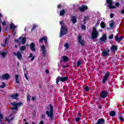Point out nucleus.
<instances>
[{"label":"nucleus","mask_w":124,"mask_h":124,"mask_svg":"<svg viewBox=\"0 0 124 124\" xmlns=\"http://www.w3.org/2000/svg\"><path fill=\"white\" fill-rule=\"evenodd\" d=\"M53 106L52 105H49L47 107V111H46V114L48 117H49L50 120H53V116H54V112L53 111Z\"/></svg>","instance_id":"nucleus-1"},{"label":"nucleus","mask_w":124,"mask_h":124,"mask_svg":"<svg viewBox=\"0 0 124 124\" xmlns=\"http://www.w3.org/2000/svg\"><path fill=\"white\" fill-rule=\"evenodd\" d=\"M60 25L62 26V28L61 29L60 33V37H62V35L63 34H65V33H67V28L66 26L63 24V21H60Z\"/></svg>","instance_id":"nucleus-2"},{"label":"nucleus","mask_w":124,"mask_h":124,"mask_svg":"<svg viewBox=\"0 0 124 124\" xmlns=\"http://www.w3.org/2000/svg\"><path fill=\"white\" fill-rule=\"evenodd\" d=\"M22 104H23V103L22 102H19L18 103L15 102L14 103H12L13 107L11 108V110H13L14 112L16 113V112L18 111V107H20Z\"/></svg>","instance_id":"nucleus-3"},{"label":"nucleus","mask_w":124,"mask_h":124,"mask_svg":"<svg viewBox=\"0 0 124 124\" xmlns=\"http://www.w3.org/2000/svg\"><path fill=\"white\" fill-rule=\"evenodd\" d=\"M98 35H99V33H98V31L96 30V28L95 27H94L92 32V38H93V39H94L96 38V37H97Z\"/></svg>","instance_id":"nucleus-4"},{"label":"nucleus","mask_w":124,"mask_h":124,"mask_svg":"<svg viewBox=\"0 0 124 124\" xmlns=\"http://www.w3.org/2000/svg\"><path fill=\"white\" fill-rule=\"evenodd\" d=\"M15 42L18 43V44H20V43L25 44V43H26V37H20L18 39L15 40Z\"/></svg>","instance_id":"nucleus-5"},{"label":"nucleus","mask_w":124,"mask_h":124,"mask_svg":"<svg viewBox=\"0 0 124 124\" xmlns=\"http://www.w3.org/2000/svg\"><path fill=\"white\" fill-rule=\"evenodd\" d=\"M68 78L66 77H58V78L56 79V84H59V82L61 81V82H64L67 80Z\"/></svg>","instance_id":"nucleus-6"},{"label":"nucleus","mask_w":124,"mask_h":124,"mask_svg":"<svg viewBox=\"0 0 124 124\" xmlns=\"http://www.w3.org/2000/svg\"><path fill=\"white\" fill-rule=\"evenodd\" d=\"M14 54L17 57L19 61H22L23 60V57L22 56V52L17 51L16 52H14Z\"/></svg>","instance_id":"nucleus-7"},{"label":"nucleus","mask_w":124,"mask_h":124,"mask_svg":"<svg viewBox=\"0 0 124 124\" xmlns=\"http://www.w3.org/2000/svg\"><path fill=\"white\" fill-rule=\"evenodd\" d=\"M107 3L109 4L108 5V6L110 9H114L116 8V6H112V4H113V1L112 0H107Z\"/></svg>","instance_id":"nucleus-8"},{"label":"nucleus","mask_w":124,"mask_h":124,"mask_svg":"<svg viewBox=\"0 0 124 124\" xmlns=\"http://www.w3.org/2000/svg\"><path fill=\"white\" fill-rule=\"evenodd\" d=\"M10 78V75L8 74H5L2 76H0V79L2 80H8Z\"/></svg>","instance_id":"nucleus-9"},{"label":"nucleus","mask_w":124,"mask_h":124,"mask_svg":"<svg viewBox=\"0 0 124 124\" xmlns=\"http://www.w3.org/2000/svg\"><path fill=\"white\" fill-rule=\"evenodd\" d=\"M78 42L80 44L81 46H85V40L82 39V36L79 35L78 37Z\"/></svg>","instance_id":"nucleus-10"},{"label":"nucleus","mask_w":124,"mask_h":124,"mask_svg":"<svg viewBox=\"0 0 124 124\" xmlns=\"http://www.w3.org/2000/svg\"><path fill=\"white\" fill-rule=\"evenodd\" d=\"M107 94H108V93L107 91H103L100 93V96L102 98H105V97H107Z\"/></svg>","instance_id":"nucleus-11"},{"label":"nucleus","mask_w":124,"mask_h":124,"mask_svg":"<svg viewBox=\"0 0 124 124\" xmlns=\"http://www.w3.org/2000/svg\"><path fill=\"white\" fill-rule=\"evenodd\" d=\"M110 53V50L109 49H106L104 50L102 53V57H107L108 54Z\"/></svg>","instance_id":"nucleus-12"},{"label":"nucleus","mask_w":124,"mask_h":124,"mask_svg":"<svg viewBox=\"0 0 124 124\" xmlns=\"http://www.w3.org/2000/svg\"><path fill=\"white\" fill-rule=\"evenodd\" d=\"M14 119V117L12 116V114H11L9 116H7L6 118V121H7V122H8V123H10V122H11V121L13 120Z\"/></svg>","instance_id":"nucleus-13"},{"label":"nucleus","mask_w":124,"mask_h":124,"mask_svg":"<svg viewBox=\"0 0 124 124\" xmlns=\"http://www.w3.org/2000/svg\"><path fill=\"white\" fill-rule=\"evenodd\" d=\"M108 77H109V73H107L103 79V84H104L105 82L107 81V79H108Z\"/></svg>","instance_id":"nucleus-14"},{"label":"nucleus","mask_w":124,"mask_h":124,"mask_svg":"<svg viewBox=\"0 0 124 124\" xmlns=\"http://www.w3.org/2000/svg\"><path fill=\"white\" fill-rule=\"evenodd\" d=\"M123 39H124V37H119V36H118V34H117L115 37V39L116 41H117V42H120V41H122V40H123Z\"/></svg>","instance_id":"nucleus-15"},{"label":"nucleus","mask_w":124,"mask_h":124,"mask_svg":"<svg viewBox=\"0 0 124 124\" xmlns=\"http://www.w3.org/2000/svg\"><path fill=\"white\" fill-rule=\"evenodd\" d=\"M106 39H107V37H106L105 34H104L102 37L100 38V40L101 41H102V42H106Z\"/></svg>","instance_id":"nucleus-16"},{"label":"nucleus","mask_w":124,"mask_h":124,"mask_svg":"<svg viewBox=\"0 0 124 124\" xmlns=\"http://www.w3.org/2000/svg\"><path fill=\"white\" fill-rule=\"evenodd\" d=\"M41 50L43 52V54L44 56H46V48H45V46L44 45H43L41 46Z\"/></svg>","instance_id":"nucleus-17"},{"label":"nucleus","mask_w":124,"mask_h":124,"mask_svg":"<svg viewBox=\"0 0 124 124\" xmlns=\"http://www.w3.org/2000/svg\"><path fill=\"white\" fill-rule=\"evenodd\" d=\"M80 11L83 12V11H85V10H87L88 9V7L86 6H82L79 8Z\"/></svg>","instance_id":"nucleus-18"},{"label":"nucleus","mask_w":124,"mask_h":124,"mask_svg":"<svg viewBox=\"0 0 124 124\" xmlns=\"http://www.w3.org/2000/svg\"><path fill=\"white\" fill-rule=\"evenodd\" d=\"M68 61V57L66 56H64L62 57L61 62H65Z\"/></svg>","instance_id":"nucleus-19"},{"label":"nucleus","mask_w":124,"mask_h":124,"mask_svg":"<svg viewBox=\"0 0 124 124\" xmlns=\"http://www.w3.org/2000/svg\"><path fill=\"white\" fill-rule=\"evenodd\" d=\"M30 49H31V51H35V45L34 43H32L30 45Z\"/></svg>","instance_id":"nucleus-20"},{"label":"nucleus","mask_w":124,"mask_h":124,"mask_svg":"<svg viewBox=\"0 0 124 124\" xmlns=\"http://www.w3.org/2000/svg\"><path fill=\"white\" fill-rule=\"evenodd\" d=\"M81 114L78 113V114L77 117L76 118V122L77 123H78V122L80 121V120H81Z\"/></svg>","instance_id":"nucleus-21"},{"label":"nucleus","mask_w":124,"mask_h":124,"mask_svg":"<svg viewBox=\"0 0 124 124\" xmlns=\"http://www.w3.org/2000/svg\"><path fill=\"white\" fill-rule=\"evenodd\" d=\"M96 124H104V119H99Z\"/></svg>","instance_id":"nucleus-22"},{"label":"nucleus","mask_w":124,"mask_h":124,"mask_svg":"<svg viewBox=\"0 0 124 124\" xmlns=\"http://www.w3.org/2000/svg\"><path fill=\"white\" fill-rule=\"evenodd\" d=\"M43 40L45 41V43H47V37L45 36L39 40V42H42Z\"/></svg>","instance_id":"nucleus-23"},{"label":"nucleus","mask_w":124,"mask_h":124,"mask_svg":"<svg viewBox=\"0 0 124 124\" xmlns=\"http://www.w3.org/2000/svg\"><path fill=\"white\" fill-rule=\"evenodd\" d=\"M118 49V46H112L110 48L111 51H112L113 52H115V51H117V49Z\"/></svg>","instance_id":"nucleus-24"},{"label":"nucleus","mask_w":124,"mask_h":124,"mask_svg":"<svg viewBox=\"0 0 124 124\" xmlns=\"http://www.w3.org/2000/svg\"><path fill=\"white\" fill-rule=\"evenodd\" d=\"M19 95V94L18 93H16L15 94H13L11 96V97H12V98H13L14 99H17V98H18V96Z\"/></svg>","instance_id":"nucleus-25"},{"label":"nucleus","mask_w":124,"mask_h":124,"mask_svg":"<svg viewBox=\"0 0 124 124\" xmlns=\"http://www.w3.org/2000/svg\"><path fill=\"white\" fill-rule=\"evenodd\" d=\"M10 29H13V30H14L13 31V32H14V30H15V29H16V28H17V27H16V26H15V25H14V24L12 23V24H11L10 25Z\"/></svg>","instance_id":"nucleus-26"},{"label":"nucleus","mask_w":124,"mask_h":124,"mask_svg":"<svg viewBox=\"0 0 124 124\" xmlns=\"http://www.w3.org/2000/svg\"><path fill=\"white\" fill-rule=\"evenodd\" d=\"M71 21L72 22H73V24H75V23H76V21H77V19L76 18V17L72 16L71 17Z\"/></svg>","instance_id":"nucleus-27"},{"label":"nucleus","mask_w":124,"mask_h":124,"mask_svg":"<svg viewBox=\"0 0 124 124\" xmlns=\"http://www.w3.org/2000/svg\"><path fill=\"white\" fill-rule=\"evenodd\" d=\"M0 54L2 58H3V59H4V58H5V56H6V55H7V53H6L5 52H2Z\"/></svg>","instance_id":"nucleus-28"},{"label":"nucleus","mask_w":124,"mask_h":124,"mask_svg":"<svg viewBox=\"0 0 124 124\" xmlns=\"http://www.w3.org/2000/svg\"><path fill=\"white\" fill-rule=\"evenodd\" d=\"M106 25V24H105V23L103 21H102L100 23V26L102 29H105Z\"/></svg>","instance_id":"nucleus-29"},{"label":"nucleus","mask_w":124,"mask_h":124,"mask_svg":"<svg viewBox=\"0 0 124 124\" xmlns=\"http://www.w3.org/2000/svg\"><path fill=\"white\" fill-rule=\"evenodd\" d=\"M109 115L111 117H115L116 116V112L114 111H112L109 113Z\"/></svg>","instance_id":"nucleus-30"},{"label":"nucleus","mask_w":124,"mask_h":124,"mask_svg":"<svg viewBox=\"0 0 124 124\" xmlns=\"http://www.w3.org/2000/svg\"><path fill=\"white\" fill-rule=\"evenodd\" d=\"M5 86H6V85L5 84V83L4 82H1L0 83V88L1 89H3V88L5 87Z\"/></svg>","instance_id":"nucleus-31"},{"label":"nucleus","mask_w":124,"mask_h":124,"mask_svg":"<svg viewBox=\"0 0 124 124\" xmlns=\"http://www.w3.org/2000/svg\"><path fill=\"white\" fill-rule=\"evenodd\" d=\"M65 49L66 50H67L68 48H69V45H68V43H66L64 45Z\"/></svg>","instance_id":"nucleus-32"},{"label":"nucleus","mask_w":124,"mask_h":124,"mask_svg":"<svg viewBox=\"0 0 124 124\" xmlns=\"http://www.w3.org/2000/svg\"><path fill=\"white\" fill-rule=\"evenodd\" d=\"M25 50H26V46H21L20 48V51H25Z\"/></svg>","instance_id":"nucleus-33"},{"label":"nucleus","mask_w":124,"mask_h":124,"mask_svg":"<svg viewBox=\"0 0 124 124\" xmlns=\"http://www.w3.org/2000/svg\"><path fill=\"white\" fill-rule=\"evenodd\" d=\"M64 13H65V11H64V10H62L60 12V16H62V15H63V14H64Z\"/></svg>","instance_id":"nucleus-34"},{"label":"nucleus","mask_w":124,"mask_h":124,"mask_svg":"<svg viewBox=\"0 0 124 124\" xmlns=\"http://www.w3.org/2000/svg\"><path fill=\"white\" fill-rule=\"evenodd\" d=\"M5 44H1V46H2V47H4V46H5V45H6V43L7 42V38H6L5 40Z\"/></svg>","instance_id":"nucleus-35"},{"label":"nucleus","mask_w":124,"mask_h":124,"mask_svg":"<svg viewBox=\"0 0 124 124\" xmlns=\"http://www.w3.org/2000/svg\"><path fill=\"white\" fill-rule=\"evenodd\" d=\"M119 119L122 122H124V117H123V115H120L119 116Z\"/></svg>","instance_id":"nucleus-36"},{"label":"nucleus","mask_w":124,"mask_h":124,"mask_svg":"<svg viewBox=\"0 0 124 124\" xmlns=\"http://www.w3.org/2000/svg\"><path fill=\"white\" fill-rule=\"evenodd\" d=\"M37 27V25L34 24V25L33 26V27L31 29V31H34V30H35V29H36Z\"/></svg>","instance_id":"nucleus-37"},{"label":"nucleus","mask_w":124,"mask_h":124,"mask_svg":"<svg viewBox=\"0 0 124 124\" xmlns=\"http://www.w3.org/2000/svg\"><path fill=\"white\" fill-rule=\"evenodd\" d=\"M81 64H82V62L80 61H78V63H77V66H80V65H81Z\"/></svg>","instance_id":"nucleus-38"},{"label":"nucleus","mask_w":124,"mask_h":124,"mask_svg":"<svg viewBox=\"0 0 124 124\" xmlns=\"http://www.w3.org/2000/svg\"><path fill=\"white\" fill-rule=\"evenodd\" d=\"M88 19H89V16H85L84 19V23H86V21H87V20Z\"/></svg>","instance_id":"nucleus-39"},{"label":"nucleus","mask_w":124,"mask_h":124,"mask_svg":"<svg viewBox=\"0 0 124 124\" xmlns=\"http://www.w3.org/2000/svg\"><path fill=\"white\" fill-rule=\"evenodd\" d=\"M27 99L28 101H31V96H30V95H27Z\"/></svg>","instance_id":"nucleus-40"},{"label":"nucleus","mask_w":124,"mask_h":124,"mask_svg":"<svg viewBox=\"0 0 124 124\" xmlns=\"http://www.w3.org/2000/svg\"><path fill=\"white\" fill-rule=\"evenodd\" d=\"M81 29L82 30H86V26L84 25H81Z\"/></svg>","instance_id":"nucleus-41"},{"label":"nucleus","mask_w":124,"mask_h":124,"mask_svg":"<svg viewBox=\"0 0 124 124\" xmlns=\"http://www.w3.org/2000/svg\"><path fill=\"white\" fill-rule=\"evenodd\" d=\"M113 36H114V35L113 34H111L108 37L109 39H113Z\"/></svg>","instance_id":"nucleus-42"},{"label":"nucleus","mask_w":124,"mask_h":124,"mask_svg":"<svg viewBox=\"0 0 124 124\" xmlns=\"http://www.w3.org/2000/svg\"><path fill=\"white\" fill-rule=\"evenodd\" d=\"M85 90L86 92H89V87H88V86L85 87Z\"/></svg>","instance_id":"nucleus-43"},{"label":"nucleus","mask_w":124,"mask_h":124,"mask_svg":"<svg viewBox=\"0 0 124 124\" xmlns=\"http://www.w3.org/2000/svg\"><path fill=\"white\" fill-rule=\"evenodd\" d=\"M99 23H100L99 21H97L95 24V27H98V26H99Z\"/></svg>","instance_id":"nucleus-44"},{"label":"nucleus","mask_w":124,"mask_h":124,"mask_svg":"<svg viewBox=\"0 0 124 124\" xmlns=\"http://www.w3.org/2000/svg\"><path fill=\"white\" fill-rule=\"evenodd\" d=\"M109 26L110 27H111L112 28V27H113L114 26V23L113 22H111L110 24H109Z\"/></svg>","instance_id":"nucleus-45"},{"label":"nucleus","mask_w":124,"mask_h":124,"mask_svg":"<svg viewBox=\"0 0 124 124\" xmlns=\"http://www.w3.org/2000/svg\"><path fill=\"white\" fill-rule=\"evenodd\" d=\"M110 18H113V17H114V14H110Z\"/></svg>","instance_id":"nucleus-46"},{"label":"nucleus","mask_w":124,"mask_h":124,"mask_svg":"<svg viewBox=\"0 0 124 124\" xmlns=\"http://www.w3.org/2000/svg\"><path fill=\"white\" fill-rule=\"evenodd\" d=\"M32 53H30V56L28 57V58L30 59V58H32Z\"/></svg>","instance_id":"nucleus-47"},{"label":"nucleus","mask_w":124,"mask_h":124,"mask_svg":"<svg viewBox=\"0 0 124 124\" xmlns=\"http://www.w3.org/2000/svg\"><path fill=\"white\" fill-rule=\"evenodd\" d=\"M25 77L26 79V80H29V78H28V76L27 75V74H25Z\"/></svg>","instance_id":"nucleus-48"},{"label":"nucleus","mask_w":124,"mask_h":124,"mask_svg":"<svg viewBox=\"0 0 124 124\" xmlns=\"http://www.w3.org/2000/svg\"><path fill=\"white\" fill-rule=\"evenodd\" d=\"M34 58H35L34 56H32L31 60V62H32V61H33V60H34Z\"/></svg>","instance_id":"nucleus-49"},{"label":"nucleus","mask_w":124,"mask_h":124,"mask_svg":"<svg viewBox=\"0 0 124 124\" xmlns=\"http://www.w3.org/2000/svg\"><path fill=\"white\" fill-rule=\"evenodd\" d=\"M120 5V3L119 2H117L115 4V6H119Z\"/></svg>","instance_id":"nucleus-50"},{"label":"nucleus","mask_w":124,"mask_h":124,"mask_svg":"<svg viewBox=\"0 0 124 124\" xmlns=\"http://www.w3.org/2000/svg\"><path fill=\"white\" fill-rule=\"evenodd\" d=\"M5 24H6V22L5 21H3L2 22V26H5Z\"/></svg>","instance_id":"nucleus-51"},{"label":"nucleus","mask_w":124,"mask_h":124,"mask_svg":"<svg viewBox=\"0 0 124 124\" xmlns=\"http://www.w3.org/2000/svg\"><path fill=\"white\" fill-rule=\"evenodd\" d=\"M39 124H44V122H43V121H42L40 122Z\"/></svg>","instance_id":"nucleus-52"},{"label":"nucleus","mask_w":124,"mask_h":124,"mask_svg":"<svg viewBox=\"0 0 124 124\" xmlns=\"http://www.w3.org/2000/svg\"><path fill=\"white\" fill-rule=\"evenodd\" d=\"M19 76L18 75H16V79H19Z\"/></svg>","instance_id":"nucleus-53"},{"label":"nucleus","mask_w":124,"mask_h":124,"mask_svg":"<svg viewBox=\"0 0 124 124\" xmlns=\"http://www.w3.org/2000/svg\"><path fill=\"white\" fill-rule=\"evenodd\" d=\"M31 99L33 101H35V97H32Z\"/></svg>","instance_id":"nucleus-54"},{"label":"nucleus","mask_w":124,"mask_h":124,"mask_svg":"<svg viewBox=\"0 0 124 124\" xmlns=\"http://www.w3.org/2000/svg\"><path fill=\"white\" fill-rule=\"evenodd\" d=\"M16 83H19V78L16 79Z\"/></svg>","instance_id":"nucleus-55"},{"label":"nucleus","mask_w":124,"mask_h":124,"mask_svg":"<svg viewBox=\"0 0 124 124\" xmlns=\"http://www.w3.org/2000/svg\"><path fill=\"white\" fill-rule=\"evenodd\" d=\"M121 14H124V9L121 11Z\"/></svg>","instance_id":"nucleus-56"},{"label":"nucleus","mask_w":124,"mask_h":124,"mask_svg":"<svg viewBox=\"0 0 124 124\" xmlns=\"http://www.w3.org/2000/svg\"><path fill=\"white\" fill-rule=\"evenodd\" d=\"M46 73L47 74H48V73H49V71L48 70H46Z\"/></svg>","instance_id":"nucleus-57"},{"label":"nucleus","mask_w":124,"mask_h":124,"mask_svg":"<svg viewBox=\"0 0 124 124\" xmlns=\"http://www.w3.org/2000/svg\"><path fill=\"white\" fill-rule=\"evenodd\" d=\"M68 66H65V65H62V67H63V68H65V67H67Z\"/></svg>","instance_id":"nucleus-58"},{"label":"nucleus","mask_w":124,"mask_h":124,"mask_svg":"<svg viewBox=\"0 0 124 124\" xmlns=\"http://www.w3.org/2000/svg\"><path fill=\"white\" fill-rule=\"evenodd\" d=\"M42 118H43V119H44V118H45V115H42Z\"/></svg>","instance_id":"nucleus-59"},{"label":"nucleus","mask_w":124,"mask_h":124,"mask_svg":"<svg viewBox=\"0 0 124 124\" xmlns=\"http://www.w3.org/2000/svg\"><path fill=\"white\" fill-rule=\"evenodd\" d=\"M0 32H1V26L0 25Z\"/></svg>","instance_id":"nucleus-60"},{"label":"nucleus","mask_w":124,"mask_h":124,"mask_svg":"<svg viewBox=\"0 0 124 124\" xmlns=\"http://www.w3.org/2000/svg\"><path fill=\"white\" fill-rule=\"evenodd\" d=\"M58 8H61V5H58Z\"/></svg>","instance_id":"nucleus-61"},{"label":"nucleus","mask_w":124,"mask_h":124,"mask_svg":"<svg viewBox=\"0 0 124 124\" xmlns=\"http://www.w3.org/2000/svg\"><path fill=\"white\" fill-rule=\"evenodd\" d=\"M23 121H24V122H26V121H27V119H23Z\"/></svg>","instance_id":"nucleus-62"},{"label":"nucleus","mask_w":124,"mask_h":124,"mask_svg":"<svg viewBox=\"0 0 124 124\" xmlns=\"http://www.w3.org/2000/svg\"><path fill=\"white\" fill-rule=\"evenodd\" d=\"M31 124H35V123L32 122Z\"/></svg>","instance_id":"nucleus-63"},{"label":"nucleus","mask_w":124,"mask_h":124,"mask_svg":"<svg viewBox=\"0 0 124 124\" xmlns=\"http://www.w3.org/2000/svg\"><path fill=\"white\" fill-rule=\"evenodd\" d=\"M15 48H17V45H15Z\"/></svg>","instance_id":"nucleus-64"}]
</instances>
